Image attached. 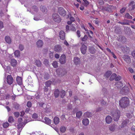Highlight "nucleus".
<instances>
[{"mask_svg":"<svg viewBox=\"0 0 135 135\" xmlns=\"http://www.w3.org/2000/svg\"><path fill=\"white\" fill-rule=\"evenodd\" d=\"M130 101L128 98L124 97L121 98L119 101L120 107L122 108H125L129 104Z\"/></svg>","mask_w":135,"mask_h":135,"instance_id":"f257e3e1","label":"nucleus"},{"mask_svg":"<svg viewBox=\"0 0 135 135\" xmlns=\"http://www.w3.org/2000/svg\"><path fill=\"white\" fill-rule=\"evenodd\" d=\"M120 112L118 110H114L111 112V115L114 120L117 121L120 117Z\"/></svg>","mask_w":135,"mask_h":135,"instance_id":"f03ea898","label":"nucleus"},{"mask_svg":"<svg viewBox=\"0 0 135 135\" xmlns=\"http://www.w3.org/2000/svg\"><path fill=\"white\" fill-rule=\"evenodd\" d=\"M52 16V18L55 22L59 23L61 21V18L57 14L54 13L53 14Z\"/></svg>","mask_w":135,"mask_h":135,"instance_id":"7ed1b4c3","label":"nucleus"},{"mask_svg":"<svg viewBox=\"0 0 135 135\" xmlns=\"http://www.w3.org/2000/svg\"><path fill=\"white\" fill-rule=\"evenodd\" d=\"M58 11L59 14L62 16H65L66 15V12L62 7H59L58 9Z\"/></svg>","mask_w":135,"mask_h":135,"instance_id":"20e7f679","label":"nucleus"},{"mask_svg":"<svg viewBox=\"0 0 135 135\" xmlns=\"http://www.w3.org/2000/svg\"><path fill=\"white\" fill-rule=\"evenodd\" d=\"M124 60L128 63H130L131 61L130 57L127 55H124L123 57Z\"/></svg>","mask_w":135,"mask_h":135,"instance_id":"39448f33","label":"nucleus"},{"mask_svg":"<svg viewBox=\"0 0 135 135\" xmlns=\"http://www.w3.org/2000/svg\"><path fill=\"white\" fill-rule=\"evenodd\" d=\"M68 16L69 18L70 21H68L67 24L70 25L73 22H74L75 21V20L74 17L71 16V15L70 13L69 14Z\"/></svg>","mask_w":135,"mask_h":135,"instance_id":"423d86ee","label":"nucleus"},{"mask_svg":"<svg viewBox=\"0 0 135 135\" xmlns=\"http://www.w3.org/2000/svg\"><path fill=\"white\" fill-rule=\"evenodd\" d=\"M66 57L64 54L62 55L60 57L59 61L60 63L62 64H64L66 62Z\"/></svg>","mask_w":135,"mask_h":135,"instance_id":"0eeeda50","label":"nucleus"},{"mask_svg":"<svg viewBox=\"0 0 135 135\" xmlns=\"http://www.w3.org/2000/svg\"><path fill=\"white\" fill-rule=\"evenodd\" d=\"M54 51L56 52H61L62 50V48L61 46L59 45H55L54 48Z\"/></svg>","mask_w":135,"mask_h":135,"instance_id":"6e6552de","label":"nucleus"},{"mask_svg":"<svg viewBox=\"0 0 135 135\" xmlns=\"http://www.w3.org/2000/svg\"><path fill=\"white\" fill-rule=\"evenodd\" d=\"M16 80L17 84L20 85L22 84V78L21 77L18 76L16 78Z\"/></svg>","mask_w":135,"mask_h":135,"instance_id":"1a4fd4ad","label":"nucleus"},{"mask_svg":"<svg viewBox=\"0 0 135 135\" xmlns=\"http://www.w3.org/2000/svg\"><path fill=\"white\" fill-rule=\"evenodd\" d=\"M87 47L84 45L83 44L81 47L80 50L81 52L83 54H85L86 51Z\"/></svg>","mask_w":135,"mask_h":135,"instance_id":"9d476101","label":"nucleus"},{"mask_svg":"<svg viewBox=\"0 0 135 135\" xmlns=\"http://www.w3.org/2000/svg\"><path fill=\"white\" fill-rule=\"evenodd\" d=\"M59 36L61 39L64 40L65 38V34L64 32L62 31H60L59 33Z\"/></svg>","mask_w":135,"mask_h":135,"instance_id":"9b49d317","label":"nucleus"},{"mask_svg":"<svg viewBox=\"0 0 135 135\" xmlns=\"http://www.w3.org/2000/svg\"><path fill=\"white\" fill-rule=\"evenodd\" d=\"M3 67L4 68V70L5 71L7 72V71H8V62L7 61H6L3 64H2Z\"/></svg>","mask_w":135,"mask_h":135,"instance_id":"f8f14e48","label":"nucleus"},{"mask_svg":"<svg viewBox=\"0 0 135 135\" xmlns=\"http://www.w3.org/2000/svg\"><path fill=\"white\" fill-rule=\"evenodd\" d=\"M112 120L111 117L109 115H108L105 118L106 122L108 124H110L112 122Z\"/></svg>","mask_w":135,"mask_h":135,"instance_id":"ddd939ff","label":"nucleus"},{"mask_svg":"<svg viewBox=\"0 0 135 135\" xmlns=\"http://www.w3.org/2000/svg\"><path fill=\"white\" fill-rule=\"evenodd\" d=\"M10 63L12 66L15 67L16 66L17 64V61L16 60L12 59L11 60Z\"/></svg>","mask_w":135,"mask_h":135,"instance_id":"4468645a","label":"nucleus"},{"mask_svg":"<svg viewBox=\"0 0 135 135\" xmlns=\"http://www.w3.org/2000/svg\"><path fill=\"white\" fill-rule=\"evenodd\" d=\"M121 90L122 91L124 94H126L129 92V88L127 87H124L122 88Z\"/></svg>","mask_w":135,"mask_h":135,"instance_id":"2eb2a0df","label":"nucleus"},{"mask_svg":"<svg viewBox=\"0 0 135 135\" xmlns=\"http://www.w3.org/2000/svg\"><path fill=\"white\" fill-rule=\"evenodd\" d=\"M36 44L37 47H41L43 44V42L42 40H40L37 42Z\"/></svg>","mask_w":135,"mask_h":135,"instance_id":"dca6fc26","label":"nucleus"},{"mask_svg":"<svg viewBox=\"0 0 135 135\" xmlns=\"http://www.w3.org/2000/svg\"><path fill=\"white\" fill-rule=\"evenodd\" d=\"M41 10L43 12L46 13L47 11L46 8L45 6L41 5L40 7Z\"/></svg>","mask_w":135,"mask_h":135,"instance_id":"f3484780","label":"nucleus"},{"mask_svg":"<svg viewBox=\"0 0 135 135\" xmlns=\"http://www.w3.org/2000/svg\"><path fill=\"white\" fill-rule=\"evenodd\" d=\"M89 51L91 54H94L95 52V49L93 47H90L89 48Z\"/></svg>","mask_w":135,"mask_h":135,"instance_id":"a211bd4d","label":"nucleus"},{"mask_svg":"<svg viewBox=\"0 0 135 135\" xmlns=\"http://www.w3.org/2000/svg\"><path fill=\"white\" fill-rule=\"evenodd\" d=\"M82 122L83 124L85 126H87L89 124V120L87 118L83 119Z\"/></svg>","mask_w":135,"mask_h":135,"instance_id":"6ab92c4d","label":"nucleus"},{"mask_svg":"<svg viewBox=\"0 0 135 135\" xmlns=\"http://www.w3.org/2000/svg\"><path fill=\"white\" fill-rule=\"evenodd\" d=\"M44 120L45 123L47 124H50L51 123V120L48 118L45 117Z\"/></svg>","mask_w":135,"mask_h":135,"instance_id":"aec40b11","label":"nucleus"},{"mask_svg":"<svg viewBox=\"0 0 135 135\" xmlns=\"http://www.w3.org/2000/svg\"><path fill=\"white\" fill-rule=\"evenodd\" d=\"M54 123L55 124H58L59 122V119L57 117H55L54 119Z\"/></svg>","mask_w":135,"mask_h":135,"instance_id":"412c9836","label":"nucleus"},{"mask_svg":"<svg viewBox=\"0 0 135 135\" xmlns=\"http://www.w3.org/2000/svg\"><path fill=\"white\" fill-rule=\"evenodd\" d=\"M124 17L125 18L128 19H132L133 18L128 13H126L125 14Z\"/></svg>","mask_w":135,"mask_h":135,"instance_id":"4be33fe9","label":"nucleus"},{"mask_svg":"<svg viewBox=\"0 0 135 135\" xmlns=\"http://www.w3.org/2000/svg\"><path fill=\"white\" fill-rule=\"evenodd\" d=\"M80 62V59L78 57H75L74 59V62L76 65L79 64Z\"/></svg>","mask_w":135,"mask_h":135,"instance_id":"5701e85b","label":"nucleus"},{"mask_svg":"<svg viewBox=\"0 0 135 135\" xmlns=\"http://www.w3.org/2000/svg\"><path fill=\"white\" fill-rule=\"evenodd\" d=\"M13 82V78L11 75H9V85L12 84Z\"/></svg>","mask_w":135,"mask_h":135,"instance_id":"b1692460","label":"nucleus"},{"mask_svg":"<svg viewBox=\"0 0 135 135\" xmlns=\"http://www.w3.org/2000/svg\"><path fill=\"white\" fill-rule=\"evenodd\" d=\"M60 93V91L59 90L57 89L55 90L54 91V94L55 97L57 98L59 96V94Z\"/></svg>","mask_w":135,"mask_h":135,"instance_id":"393cba45","label":"nucleus"},{"mask_svg":"<svg viewBox=\"0 0 135 135\" xmlns=\"http://www.w3.org/2000/svg\"><path fill=\"white\" fill-rule=\"evenodd\" d=\"M115 85L117 88H120L123 86V84L120 82H118L116 83Z\"/></svg>","mask_w":135,"mask_h":135,"instance_id":"a878e982","label":"nucleus"},{"mask_svg":"<svg viewBox=\"0 0 135 135\" xmlns=\"http://www.w3.org/2000/svg\"><path fill=\"white\" fill-rule=\"evenodd\" d=\"M112 73V71H108L105 73L104 75V76L107 78H108L110 76Z\"/></svg>","mask_w":135,"mask_h":135,"instance_id":"bb28decb","label":"nucleus"},{"mask_svg":"<svg viewBox=\"0 0 135 135\" xmlns=\"http://www.w3.org/2000/svg\"><path fill=\"white\" fill-rule=\"evenodd\" d=\"M35 63L36 65L38 67L41 66L42 65V63L40 60H36Z\"/></svg>","mask_w":135,"mask_h":135,"instance_id":"cd10ccee","label":"nucleus"},{"mask_svg":"<svg viewBox=\"0 0 135 135\" xmlns=\"http://www.w3.org/2000/svg\"><path fill=\"white\" fill-rule=\"evenodd\" d=\"M52 83V81L50 80H48L46 81L45 83V84L46 86L50 87Z\"/></svg>","mask_w":135,"mask_h":135,"instance_id":"c85d7f7f","label":"nucleus"},{"mask_svg":"<svg viewBox=\"0 0 135 135\" xmlns=\"http://www.w3.org/2000/svg\"><path fill=\"white\" fill-rule=\"evenodd\" d=\"M92 114L89 112H87L84 113V115L85 117H89L91 116Z\"/></svg>","mask_w":135,"mask_h":135,"instance_id":"c756f323","label":"nucleus"},{"mask_svg":"<svg viewBox=\"0 0 135 135\" xmlns=\"http://www.w3.org/2000/svg\"><path fill=\"white\" fill-rule=\"evenodd\" d=\"M65 91L63 90H61L60 91V97H61L63 98L65 96Z\"/></svg>","mask_w":135,"mask_h":135,"instance_id":"7c9ffc66","label":"nucleus"},{"mask_svg":"<svg viewBox=\"0 0 135 135\" xmlns=\"http://www.w3.org/2000/svg\"><path fill=\"white\" fill-rule=\"evenodd\" d=\"M82 114L83 113L81 111H79L78 112L76 113V116L77 118H79L82 115Z\"/></svg>","mask_w":135,"mask_h":135,"instance_id":"2f4dec72","label":"nucleus"},{"mask_svg":"<svg viewBox=\"0 0 135 135\" xmlns=\"http://www.w3.org/2000/svg\"><path fill=\"white\" fill-rule=\"evenodd\" d=\"M117 76L116 74L115 73L112 74L110 78V80L111 81L115 79Z\"/></svg>","mask_w":135,"mask_h":135,"instance_id":"473e14b6","label":"nucleus"},{"mask_svg":"<svg viewBox=\"0 0 135 135\" xmlns=\"http://www.w3.org/2000/svg\"><path fill=\"white\" fill-rule=\"evenodd\" d=\"M20 52L18 50H17L14 52V54L15 56L17 57H18L20 56Z\"/></svg>","mask_w":135,"mask_h":135,"instance_id":"72a5a7b5","label":"nucleus"},{"mask_svg":"<svg viewBox=\"0 0 135 135\" xmlns=\"http://www.w3.org/2000/svg\"><path fill=\"white\" fill-rule=\"evenodd\" d=\"M32 9L34 11L36 12H37L38 10L37 7L35 5L32 6Z\"/></svg>","mask_w":135,"mask_h":135,"instance_id":"f704fd0d","label":"nucleus"},{"mask_svg":"<svg viewBox=\"0 0 135 135\" xmlns=\"http://www.w3.org/2000/svg\"><path fill=\"white\" fill-rule=\"evenodd\" d=\"M52 65L55 68H56L58 66L57 62L56 61H54L53 62Z\"/></svg>","mask_w":135,"mask_h":135,"instance_id":"c9c22d12","label":"nucleus"},{"mask_svg":"<svg viewBox=\"0 0 135 135\" xmlns=\"http://www.w3.org/2000/svg\"><path fill=\"white\" fill-rule=\"evenodd\" d=\"M66 130V128L64 127H62L60 128V131L62 133H64Z\"/></svg>","mask_w":135,"mask_h":135,"instance_id":"e433bc0d","label":"nucleus"},{"mask_svg":"<svg viewBox=\"0 0 135 135\" xmlns=\"http://www.w3.org/2000/svg\"><path fill=\"white\" fill-rule=\"evenodd\" d=\"M88 37L86 35H85L83 37L81 38V41H83L85 42L87 40Z\"/></svg>","mask_w":135,"mask_h":135,"instance_id":"4c0bfd02","label":"nucleus"},{"mask_svg":"<svg viewBox=\"0 0 135 135\" xmlns=\"http://www.w3.org/2000/svg\"><path fill=\"white\" fill-rule=\"evenodd\" d=\"M127 124V122L126 121H124L121 124V128H123L126 126Z\"/></svg>","mask_w":135,"mask_h":135,"instance_id":"58836bf2","label":"nucleus"},{"mask_svg":"<svg viewBox=\"0 0 135 135\" xmlns=\"http://www.w3.org/2000/svg\"><path fill=\"white\" fill-rule=\"evenodd\" d=\"M23 124L22 123H20L17 126V128L18 129H22L23 128Z\"/></svg>","mask_w":135,"mask_h":135,"instance_id":"ea45409f","label":"nucleus"},{"mask_svg":"<svg viewBox=\"0 0 135 135\" xmlns=\"http://www.w3.org/2000/svg\"><path fill=\"white\" fill-rule=\"evenodd\" d=\"M105 10L106 11L109 12H111L112 11V9L110 6H108L107 8L105 9Z\"/></svg>","mask_w":135,"mask_h":135,"instance_id":"a19ab883","label":"nucleus"},{"mask_svg":"<svg viewBox=\"0 0 135 135\" xmlns=\"http://www.w3.org/2000/svg\"><path fill=\"white\" fill-rule=\"evenodd\" d=\"M14 120L12 116L9 117V123H12L14 122Z\"/></svg>","mask_w":135,"mask_h":135,"instance_id":"79ce46f5","label":"nucleus"},{"mask_svg":"<svg viewBox=\"0 0 135 135\" xmlns=\"http://www.w3.org/2000/svg\"><path fill=\"white\" fill-rule=\"evenodd\" d=\"M115 125H113L109 127V129L111 131H113L115 129Z\"/></svg>","mask_w":135,"mask_h":135,"instance_id":"37998d69","label":"nucleus"},{"mask_svg":"<svg viewBox=\"0 0 135 135\" xmlns=\"http://www.w3.org/2000/svg\"><path fill=\"white\" fill-rule=\"evenodd\" d=\"M126 9V7H123L120 10V12L121 13H123Z\"/></svg>","mask_w":135,"mask_h":135,"instance_id":"c03bdc74","label":"nucleus"},{"mask_svg":"<svg viewBox=\"0 0 135 135\" xmlns=\"http://www.w3.org/2000/svg\"><path fill=\"white\" fill-rule=\"evenodd\" d=\"M14 114L15 117H18L20 115V113L17 112H14Z\"/></svg>","mask_w":135,"mask_h":135,"instance_id":"a18cd8bd","label":"nucleus"},{"mask_svg":"<svg viewBox=\"0 0 135 135\" xmlns=\"http://www.w3.org/2000/svg\"><path fill=\"white\" fill-rule=\"evenodd\" d=\"M27 106L29 107L30 108L32 106V103L30 101H28L27 103Z\"/></svg>","mask_w":135,"mask_h":135,"instance_id":"49530a36","label":"nucleus"},{"mask_svg":"<svg viewBox=\"0 0 135 135\" xmlns=\"http://www.w3.org/2000/svg\"><path fill=\"white\" fill-rule=\"evenodd\" d=\"M135 8V5H133L130 7H129V11H132V10H133Z\"/></svg>","mask_w":135,"mask_h":135,"instance_id":"de8ad7c7","label":"nucleus"},{"mask_svg":"<svg viewBox=\"0 0 135 135\" xmlns=\"http://www.w3.org/2000/svg\"><path fill=\"white\" fill-rule=\"evenodd\" d=\"M135 5V3L133 1H131V2L129 3L128 6L129 7H131V6L133 5Z\"/></svg>","mask_w":135,"mask_h":135,"instance_id":"09e8293b","label":"nucleus"},{"mask_svg":"<svg viewBox=\"0 0 135 135\" xmlns=\"http://www.w3.org/2000/svg\"><path fill=\"white\" fill-rule=\"evenodd\" d=\"M3 126L4 128H6L8 126V122L4 123L3 124Z\"/></svg>","mask_w":135,"mask_h":135,"instance_id":"8fccbe9b","label":"nucleus"},{"mask_svg":"<svg viewBox=\"0 0 135 135\" xmlns=\"http://www.w3.org/2000/svg\"><path fill=\"white\" fill-rule=\"evenodd\" d=\"M121 79V77L119 75H118V76L115 77V81H117L120 80Z\"/></svg>","mask_w":135,"mask_h":135,"instance_id":"3c124183","label":"nucleus"},{"mask_svg":"<svg viewBox=\"0 0 135 135\" xmlns=\"http://www.w3.org/2000/svg\"><path fill=\"white\" fill-rule=\"evenodd\" d=\"M19 49L21 51H22L24 49V47L22 45L20 44L19 45Z\"/></svg>","mask_w":135,"mask_h":135,"instance_id":"603ef678","label":"nucleus"},{"mask_svg":"<svg viewBox=\"0 0 135 135\" xmlns=\"http://www.w3.org/2000/svg\"><path fill=\"white\" fill-rule=\"evenodd\" d=\"M32 118H33L36 119L38 117V116L37 114L35 113L33 114L32 115Z\"/></svg>","mask_w":135,"mask_h":135,"instance_id":"864d4df0","label":"nucleus"},{"mask_svg":"<svg viewBox=\"0 0 135 135\" xmlns=\"http://www.w3.org/2000/svg\"><path fill=\"white\" fill-rule=\"evenodd\" d=\"M98 2L99 4L100 5H103L104 3V2L103 0H99Z\"/></svg>","mask_w":135,"mask_h":135,"instance_id":"5fc2aeb1","label":"nucleus"},{"mask_svg":"<svg viewBox=\"0 0 135 135\" xmlns=\"http://www.w3.org/2000/svg\"><path fill=\"white\" fill-rule=\"evenodd\" d=\"M76 34L77 36L79 38L81 36L80 32V31L78 30L77 31Z\"/></svg>","mask_w":135,"mask_h":135,"instance_id":"6e6d98bb","label":"nucleus"},{"mask_svg":"<svg viewBox=\"0 0 135 135\" xmlns=\"http://www.w3.org/2000/svg\"><path fill=\"white\" fill-rule=\"evenodd\" d=\"M49 87L45 86L44 88V89L45 92H47L49 90Z\"/></svg>","mask_w":135,"mask_h":135,"instance_id":"4d7b16f0","label":"nucleus"},{"mask_svg":"<svg viewBox=\"0 0 135 135\" xmlns=\"http://www.w3.org/2000/svg\"><path fill=\"white\" fill-rule=\"evenodd\" d=\"M3 27V22L1 21H0V28H2Z\"/></svg>","mask_w":135,"mask_h":135,"instance_id":"13d9d810","label":"nucleus"},{"mask_svg":"<svg viewBox=\"0 0 135 135\" xmlns=\"http://www.w3.org/2000/svg\"><path fill=\"white\" fill-rule=\"evenodd\" d=\"M88 24L89 25V27L92 29H93V30H94V27L92 26V25L90 23H88Z\"/></svg>","mask_w":135,"mask_h":135,"instance_id":"bf43d9fd","label":"nucleus"},{"mask_svg":"<svg viewBox=\"0 0 135 135\" xmlns=\"http://www.w3.org/2000/svg\"><path fill=\"white\" fill-rule=\"evenodd\" d=\"M129 71L132 73H133L134 71L133 69L131 68H129L128 69Z\"/></svg>","mask_w":135,"mask_h":135,"instance_id":"052dcab7","label":"nucleus"},{"mask_svg":"<svg viewBox=\"0 0 135 135\" xmlns=\"http://www.w3.org/2000/svg\"><path fill=\"white\" fill-rule=\"evenodd\" d=\"M5 40L6 42L8 43V36H6L5 37Z\"/></svg>","mask_w":135,"mask_h":135,"instance_id":"680f3d73","label":"nucleus"},{"mask_svg":"<svg viewBox=\"0 0 135 135\" xmlns=\"http://www.w3.org/2000/svg\"><path fill=\"white\" fill-rule=\"evenodd\" d=\"M30 108H26L25 112L26 113H28L30 111Z\"/></svg>","mask_w":135,"mask_h":135,"instance_id":"e2e57ef3","label":"nucleus"},{"mask_svg":"<svg viewBox=\"0 0 135 135\" xmlns=\"http://www.w3.org/2000/svg\"><path fill=\"white\" fill-rule=\"evenodd\" d=\"M61 118L63 120L65 119V115L64 114L62 115L61 117Z\"/></svg>","mask_w":135,"mask_h":135,"instance_id":"0e129e2a","label":"nucleus"},{"mask_svg":"<svg viewBox=\"0 0 135 135\" xmlns=\"http://www.w3.org/2000/svg\"><path fill=\"white\" fill-rule=\"evenodd\" d=\"M132 55L135 59V50L132 51Z\"/></svg>","mask_w":135,"mask_h":135,"instance_id":"69168bd1","label":"nucleus"},{"mask_svg":"<svg viewBox=\"0 0 135 135\" xmlns=\"http://www.w3.org/2000/svg\"><path fill=\"white\" fill-rule=\"evenodd\" d=\"M85 4V6L86 7H87L88 5L89 4V3L88 2V1L87 0H86L85 1H84Z\"/></svg>","mask_w":135,"mask_h":135,"instance_id":"338daca9","label":"nucleus"},{"mask_svg":"<svg viewBox=\"0 0 135 135\" xmlns=\"http://www.w3.org/2000/svg\"><path fill=\"white\" fill-rule=\"evenodd\" d=\"M131 129L132 131L135 132V126H132L131 128Z\"/></svg>","mask_w":135,"mask_h":135,"instance_id":"774afa93","label":"nucleus"}]
</instances>
